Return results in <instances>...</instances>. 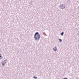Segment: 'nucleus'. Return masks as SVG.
<instances>
[{"instance_id": "nucleus-1", "label": "nucleus", "mask_w": 79, "mask_h": 79, "mask_svg": "<svg viewBox=\"0 0 79 79\" xmlns=\"http://www.w3.org/2000/svg\"><path fill=\"white\" fill-rule=\"evenodd\" d=\"M40 38V34H39V32H36L35 33L34 35V38L35 40H37L38 41L39 40Z\"/></svg>"}, {"instance_id": "nucleus-2", "label": "nucleus", "mask_w": 79, "mask_h": 79, "mask_svg": "<svg viewBox=\"0 0 79 79\" xmlns=\"http://www.w3.org/2000/svg\"><path fill=\"white\" fill-rule=\"evenodd\" d=\"M65 5L64 4H62L60 6V7L62 10H64L65 8Z\"/></svg>"}, {"instance_id": "nucleus-3", "label": "nucleus", "mask_w": 79, "mask_h": 79, "mask_svg": "<svg viewBox=\"0 0 79 79\" xmlns=\"http://www.w3.org/2000/svg\"><path fill=\"white\" fill-rule=\"evenodd\" d=\"M6 60H5L4 61L3 63H2V66H3V65H5V64H6Z\"/></svg>"}, {"instance_id": "nucleus-4", "label": "nucleus", "mask_w": 79, "mask_h": 79, "mask_svg": "<svg viewBox=\"0 0 79 79\" xmlns=\"http://www.w3.org/2000/svg\"><path fill=\"white\" fill-rule=\"evenodd\" d=\"M53 50H54L55 52H56L57 49H56V47H55L54 48H53Z\"/></svg>"}, {"instance_id": "nucleus-5", "label": "nucleus", "mask_w": 79, "mask_h": 79, "mask_svg": "<svg viewBox=\"0 0 79 79\" xmlns=\"http://www.w3.org/2000/svg\"><path fill=\"white\" fill-rule=\"evenodd\" d=\"M63 34H64V32H62L60 34V35H62V36L63 35Z\"/></svg>"}, {"instance_id": "nucleus-6", "label": "nucleus", "mask_w": 79, "mask_h": 79, "mask_svg": "<svg viewBox=\"0 0 79 79\" xmlns=\"http://www.w3.org/2000/svg\"><path fill=\"white\" fill-rule=\"evenodd\" d=\"M58 40L60 42H62V40H61V39H59Z\"/></svg>"}, {"instance_id": "nucleus-7", "label": "nucleus", "mask_w": 79, "mask_h": 79, "mask_svg": "<svg viewBox=\"0 0 79 79\" xmlns=\"http://www.w3.org/2000/svg\"><path fill=\"white\" fill-rule=\"evenodd\" d=\"M33 78H34V79H37V77H35V76H34L33 77Z\"/></svg>"}, {"instance_id": "nucleus-8", "label": "nucleus", "mask_w": 79, "mask_h": 79, "mask_svg": "<svg viewBox=\"0 0 79 79\" xmlns=\"http://www.w3.org/2000/svg\"><path fill=\"white\" fill-rule=\"evenodd\" d=\"M2 59V55H0V60H1Z\"/></svg>"}, {"instance_id": "nucleus-9", "label": "nucleus", "mask_w": 79, "mask_h": 79, "mask_svg": "<svg viewBox=\"0 0 79 79\" xmlns=\"http://www.w3.org/2000/svg\"><path fill=\"white\" fill-rule=\"evenodd\" d=\"M63 79H68L67 78H64Z\"/></svg>"}, {"instance_id": "nucleus-10", "label": "nucleus", "mask_w": 79, "mask_h": 79, "mask_svg": "<svg viewBox=\"0 0 79 79\" xmlns=\"http://www.w3.org/2000/svg\"><path fill=\"white\" fill-rule=\"evenodd\" d=\"M0 55H1V54H0Z\"/></svg>"}]
</instances>
